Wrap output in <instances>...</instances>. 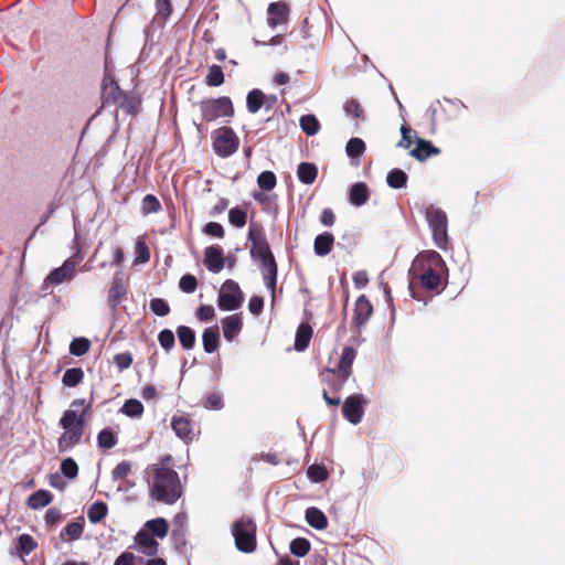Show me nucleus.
Instances as JSON below:
<instances>
[{
	"label": "nucleus",
	"instance_id": "obj_1",
	"mask_svg": "<svg viewBox=\"0 0 565 565\" xmlns=\"http://www.w3.org/2000/svg\"><path fill=\"white\" fill-rule=\"evenodd\" d=\"M145 479L149 497L166 504L175 503L182 495V486L178 472L173 469L171 455H166L159 463L148 465Z\"/></svg>",
	"mask_w": 565,
	"mask_h": 565
},
{
	"label": "nucleus",
	"instance_id": "obj_2",
	"mask_svg": "<svg viewBox=\"0 0 565 565\" xmlns=\"http://www.w3.org/2000/svg\"><path fill=\"white\" fill-rule=\"evenodd\" d=\"M90 412V403H86L85 398H76L71 403V408L63 413L58 423L64 430L57 440V450L60 454L67 451L81 443L85 433L87 416Z\"/></svg>",
	"mask_w": 565,
	"mask_h": 565
},
{
	"label": "nucleus",
	"instance_id": "obj_3",
	"mask_svg": "<svg viewBox=\"0 0 565 565\" xmlns=\"http://www.w3.org/2000/svg\"><path fill=\"white\" fill-rule=\"evenodd\" d=\"M247 237L248 241L252 242L249 250L250 257L252 259L260 263L264 284L274 298L278 275V266L275 256L270 250L267 238L262 230L256 231L255 228L249 227Z\"/></svg>",
	"mask_w": 565,
	"mask_h": 565
},
{
	"label": "nucleus",
	"instance_id": "obj_4",
	"mask_svg": "<svg viewBox=\"0 0 565 565\" xmlns=\"http://www.w3.org/2000/svg\"><path fill=\"white\" fill-rule=\"evenodd\" d=\"M446 269V263L439 253L423 250L414 258L408 274L413 279H418L425 289L433 291L440 286V271Z\"/></svg>",
	"mask_w": 565,
	"mask_h": 565
},
{
	"label": "nucleus",
	"instance_id": "obj_5",
	"mask_svg": "<svg viewBox=\"0 0 565 565\" xmlns=\"http://www.w3.org/2000/svg\"><path fill=\"white\" fill-rule=\"evenodd\" d=\"M73 243L75 244V253L66 258L60 267L53 268L43 280L41 290L44 294H51L50 288L52 286L71 282L75 278L76 267L83 260L84 255L77 242V236H75Z\"/></svg>",
	"mask_w": 565,
	"mask_h": 565
},
{
	"label": "nucleus",
	"instance_id": "obj_6",
	"mask_svg": "<svg viewBox=\"0 0 565 565\" xmlns=\"http://www.w3.org/2000/svg\"><path fill=\"white\" fill-rule=\"evenodd\" d=\"M419 212L424 214L426 222L431 231L434 244L445 250L448 245V217L446 212L436 207L434 204L420 206Z\"/></svg>",
	"mask_w": 565,
	"mask_h": 565
},
{
	"label": "nucleus",
	"instance_id": "obj_7",
	"mask_svg": "<svg viewBox=\"0 0 565 565\" xmlns=\"http://www.w3.org/2000/svg\"><path fill=\"white\" fill-rule=\"evenodd\" d=\"M257 525L252 518L243 515L232 525L235 546L243 553H253L257 547Z\"/></svg>",
	"mask_w": 565,
	"mask_h": 565
},
{
	"label": "nucleus",
	"instance_id": "obj_8",
	"mask_svg": "<svg viewBox=\"0 0 565 565\" xmlns=\"http://www.w3.org/2000/svg\"><path fill=\"white\" fill-rule=\"evenodd\" d=\"M354 355H341L334 366H328L320 373L321 382L334 392H339L351 375Z\"/></svg>",
	"mask_w": 565,
	"mask_h": 565
},
{
	"label": "nucleus",
	"instance_id": "obj_9",
	"mask_svg": "<svg viewBox=\"0 0 565 565\" xmlns=\"http://www.w3.org/2000/svg\"><path fill=\"white\" fill-rule=\"evenodd\" d=\"M200 109L205 121H214L220 117H233L234 106L230 97L206 98L200 102Z\"/></svg>",
	"mask_w": 565,
	"mask_h": 565
},
{
	"label": "nucleus",
	"instance_id": "obj_10",
	"mask_svg": "<svg viewBox=\"0 0 565 565\" xmlns=\"http://www.w3.org/2000/svg\"><path fill=\"white\" fill-rule=\"evenodd\" d=\"M244 302V295L239 285L233 279H226L217 296V307L222 311L238 309Z\"/></svg>",
	"mask_w": 565,
	"mask_h": 565
},
{
	"label": "nucleus",
	"instance_id": "obj_11",
	"mask_svg": "<svg viewBox=\"0 0 565 565\" xmlns=\"http://www.w3.org/2000/svg\"><path fill=\"white\" fill-rule=\"evenodd\" d=\"M218 135L212 142L215 154L220 158H228L234 154L239 147V138L233 128L224 126L218 130Z\"/></svg>",
	"mask_w": 565,
	"mask_h": 565
},
{
	"label": "nucleus",
	"instance_id": "obj_12",
	"mask_svg": "<svg viewBox=\"0 0 565 565\" xmlns=\"http://www.w3.org/2000/svg\"><path fill=\"white\" fill-rule=\"evenodd\" d=\"M194 427L195 422L184 412H178L171 418L172 430L185 444H189L194 439Z\"/></svg>",
	"mask_w": 565,
	"mask_h": 565
},
{
	"label": "nucleus",
	"instance_id": "obj_13",
	"mask_svg": "<svg viewBox=\"0 0 565 565\" xmlns=\"http://www.w3.org/2000/svg\"><path fill=\"white\" fill-rule=\"evenodd\" d=\"M366 404L362 394H352L348 396L342 406L343 417L351 424H359L364 415L363 406Z\"/></svg>",
	"mask_w": 565,
	"mask_h": 565
},
{
	"label": "nucleus",
	"instance_id": "obj_14",
	"mask_svg": "<svg viewBox=\"0 0 565 565\" xmlns=\"http://www.w3.org/2000/svg\"><path fill=\"white\" fill-rule=\"evenodd\" d=\"M127 295V286L124 280L121 271L115 273L111 279V285L108 291V305L113 310H116L122 299Z\"/></svg>",
	"mask_w": 565,
	"mask_h": 565
},
{
	"label": "nucleus",
	"instance_id": "obj_15",
	"mask_svg": "<svg viewBox=\"0 0 565 565\" xmlns=\"http://www.w3.org/2000/svg\"><path fill=\"white\" fill-rule=\"evenodd\" d=\"M204 265L209 271L217 274L225 266L223 248L220 245H211L204 249Z\"/></svg>",
	"mask_w": 565,
	"mask_h": 565
},
{
	"label": "nucleus",
	"instance_id": "obj_16",
	"mask_svg": "<svg viewBox=\"0 0 565 565\" xmlns=\"http://www.w3.org/2000/svg\"><path fill=\"white\" fill-rule=\"evenodd\" d=\"M416 147L409 151V154L419 162H424L433 156H438L441 150L430 140L415 136Z\"/></svg>",
	"mask_w": 565,
	"mask_h": 565
},
{
	"label": "nucleus",
	"instance_id": "obj_17",
	"mask_svg": "<svg viewBox=\"0 0 565 565\" xmlns=\"http://www.w3.org/2000/svg\"><path fill=\"white\" fill-rule=\"evenodd\" d=\"M267 24L275 29L279 23L288 20L289 7L282 1L270 2L267 8Z\"/></svg>",
	"mask_w": 565,
	"mask_h": 565
},
{
	"label": "nucleus",
	"instance_id": "obj_18",
	"mask_svg": "<svg viewBox=\"0 0 565 565\" xmlns=\"http://www.w3.org/2000/svg\"><path fill=\"white\" fill-rule=\"evenodd\" d=\"M373 313V306L366 296L361 295L358 297L354 306L353 321L358 328L365 326L371 315Z\"/></svg>",
	"mask_w": 565,
	"mask_h": 565
},
{
	"label": "nucleus",
	"instance_id": "obj_19",
	"mask_svg": "<svg viewBox=\"0 0 565 565\" xmlns=\"http://www.w3.org/2000/svg\"><path fill=\"white\" fill-rule=\"evenodd\" d=\"M243 320L239 315L234 313L222 320L223 337L226 341L232 342L242 331Z\"/></svg>",
	"mask_w": 565,
	"mask_h": 565
},
{
	"label": "nucleus",
	"instance_id": "obj_20",
	"mask_svg": "<svg viewBox=\"0 0 565 565\" xmlns=\"http://www.w3.org/2000/svg\"><path fill=\"white\" fill-rule=\"evenodd\" d=\"M135 542L147 556H154L158 553L159 544L147 530L138 531L135 535Z\"/></svg>",
	"mask_w": 565,
	"mask_h": 565
},
{
	"label": "nucleus",
	"instance_id": "obj_21",
	"mask_svg": "<svg viewBox=\"0 0 565 565\" xmlns=\"http://www.w3.org/2000/svg\"><path fill=\"white\" fill-rule=\"evenodd\" d=\"M370 199V189L365 182L359 181L349 188V202L353 206H362Z\"/></svg>",
	"mask_w": 565,
	"mask_h": 565
},
{
	"label": "nucleus",
	"instance_id": "obj_22",
	"mask_svg": "<svg viewBox=\"0 0 565 565\" xmlns=\"http://www.w3.org/2000/svg\"><path fill=\"white\" fill-rule=\"evenodd\" d=\"M365 150L366 145L363 139L359 137L350 138L345 145V153L352 166H358L360 163V158L363 156Z\"/></svg>",
	"mask_w": 565,
	"mask_h": 565
},
{
	"label": "nucleus",
	"instance_id": "obj_23",
	"mask_svg": "<svg viewBox=\"0 0 565 565\" xmlns=\"http://www.w3.org/2000/svg\"><path fill=\"white\" fill-rule=\"evenodd\" d=\"M313 330L307 322H301L295 334V344L294 348L296 351L301 352L305 351L312 338Z\"/></svg>",
	"mask_w": 565,
	"mask_h": 565
},
{
	"label": "nucleus",
	"instance_id": "obj_24",
	"mask_svg": "<svg viewBox=\"0 0 565 565\" xmlns=\"http://www.w3.org/2000/svg\"><path fill=\"white\" fill-rule=\"evenodd\" d=\"M334 244V236L330 232L318 234L313 242L315 254L319 257L327 256Z\"/></svg>",
	"mask_w": 565,
	"mask_h": 565
},
{
	"label": "nucleus",
	"instance_id": "obj_25",
	"mask_svg": "<svg viewBox=\"0 0 565 565\" xmlns=\"http://www.w3.org/2000/svg\"><path fill=\"white\" fill-rule=\"evenodd\" d=\"M203 350L205 353H214L220 343V329L217 326H211L204 329L202 334Z\"/></svg>",
	"mask_w": 565,
	"mask_h": 565
},
{
	"label": "nucleus",
	"instance_id": "obj_26",
	"mask_svg": "<svg viewBox=\"0 0 565 565\" xmlns=\"http://www.w3.org/2000/svg\"><path fill=\"white\" fill-rule=\"evenodd\" d=\"M154 9L156 14L152 22L159 23L161 26H164L168 19L173 13L172 0H154Z\"/></svg>",
	"mask_w": 565,
	"mask_h": 565
},
{
	"label": "nucleus",
	"instance_id": "obj_27",
	"mask_svg": "<svg viewBox=\"0 0 565 565\" xmlns=\"http://www.w3.org/2000/svg\"><path fill=\"white\" fill-rule=\"evenodd\" d=\"M297 177L302 184L310 185L318 177V167L312 162H300L297 167Z\"/></svg>",
	"mask_w": 565,
	"mask_h": 565
},
{
	"label": "nucleus",
	"instance_id": "obj_28",
	"mask_svg": "<svg viewBox=\"0 0 565 565\" xmlns=\"http://www.w3.org/2000/svg\"><path fill=\"white\" fill-rule=\"evenodd\" d=\"M305 518L307 523L316 530H324L328 526L326 514L318 508H308Z\"/></svg>",
	"mask_w": 565,
	"mask_h": 565
},
{
	"label": "nucleus",
	"instance_id": "obj_29",
	"mask_svg": "<svg viewBox=\"0 0 565 565\" xmlns=\"http://www.w3.org/2000/svg\"><path fill=\"white\" fill-rule=\"evenodd\" d=\"M408 181L407 173L399 169V168H393L387 172L386 175V183L391 189L394 190H401L406 188Z\"/></svg>",
	"mask_w": 565,
	"mask_h": 565
},
{
	"label": "nucleus",
	"instance_id": "obj_30",
	"mask_svg": "<svg viewBox=\"0 0 565 565\" xmlns=\"http://www.w3.org/2000/svg\"><path fill=\"white\" fill-rule=\"evenodd\" d=\"M52 493L47 490L41 489L35 491L28 498L26 504L29 508L38 510L49 505L52 502Z\"/></svg>",
	"mask_w": 565,
	"mask_h": 565
},
{
	"label": "nucleus",
	"instance_id": "obj_31",
	"mask_svg": "<svg viewBox=\"0 0 565 565\" xmlns=\"http://www.w3.org/2000/svg\"><path fill=\"white\" fill-rule=\"evenodd\" d=\"M265 104V94L259 88H253L246 95V108L248 113L256 114Z\"/></svg>",
	"mask_w": 565,
	"mask_h": 565
},
{
	"label": "nucleus",
	"instance_id": "obj_32",
	"mask_svg": "<svg viewBox=\"0 0 565 565\" xmlns=\"http://www.w3.org/2000/svg\"><path fill=\"white\" fill-rule=\"evenodd\" d=\"M145 527L150 534L159 539L166 537L169 532V523L163 518L147 521Z\"/></svg>",
	"mask_w": 565,
	"mask_h": 565
},
{
	"label": "nucleus",
	"instance_id": "obj_33",
	"mask_svg": "<svg viewBox=\"0 0 565 565\" xmlns=\"http://www.w3.org/2000/svg\"><path fill=\"white\" fill-rule=\"evenodd\" d=\"M177 335L181 347L184 350L189 351L194 348L196 337L195 331L192 328L188 326H179L177 328Z\"/></svg>",
	"mask_w": 565,
	"mask_h": 565
},
{
	"label": "nucleus",
	"instance_id": "obj_34",
	"mask_svg": "<svg viewBox=\"0 0 565 565\" xmlns=\"http://www.w3.org/2000/svg\"><path fill=\"white\" fill-rule=\"evenodd\" d=\"M299 126L307 136H316L320 130V122L313 114L302 115L299 119Z\"/></svg>",
	"mask_w": 565,
	"mask_h": 565
},
{
	"label": "nucleus",
	"instance_id": "obj_35",
	"mask_svg": "<svg viewBox=\"0 0 565 565\" xmlns=\"http://www.w3.org/2000/svg\"><path fill=\"white\" fill-rule=\"evenodd\" d=\"M124 93L117 82L111 81L109 86L103 85V100L106 105L118 104Z\"/></svg>",
	"mask_w": 565,
	"mask_h": 565
},
{
	"label": "nucleus",
	"instance_id": "obj_36",
	"mask_svg": "<svg viewBox=\"0 0 565 565\" xmlns=\"http://www.w3.org/2000/svg\"><path fill=\"white\" fill-rule=\"evenodd\" d=\"M107 513V504L103 501H96L89 507L87 518L90 523L96 524L102 522L106 518Z\"/></svg>",
	"mask_w": 565,
	"mask_h": 565
},
{
	"label": "nucleus",
	"instance_id": "obj_37",
	"mask_svg": "<svg viewBox=\"0 0 565 565\" xmlns=\"http://www.w3.org/2000/svg\"><path fill=\"white\" fill-rule=\"evenodd\" d=\"M228 222L236 228H242L247 222V212L242 206H234L228 211Z\"/></svg>",
	"mask_w": 565,
	"mask_h": 565
},
{
	"label": "nucleus",
	"instance_id": "obj_38",
	"mask_svg": "<svg viewBox=\"0 0 565 565\" xmlns=\"http://www.w3.org/2000/svg\"><path fill=\"white\" fill-rule=\"evenodd\" d=\"M84 379V372L81 367L67 369L62 377V383L67 387L77 386Z\"/></svg>",
	"mask_w": 565,
	"mask_h": 565
},
{
	"label": "nucleus",
	"instance_id": "obj_39",
	"mask_svg": "<svg viewBox=\"0 0 565 565\" xmlns=\"http://www.w3.org/2000/svg\"><path fill=\"white\" fill-rule=\"evenodd\" d=\"M118 439L111 428H104L97 435V444L102 449H110L116 446Z\"/></svg>",
	"mask_w": 565,
	"mask_h": 565
},
{
	"label": "nucleus",
	"instance_id": "obj_40",
	"mask_svg": "<svg viewBox=\"0 0 565 565\" xmlns=\"http://www.w3.org/2000/svg\"><path fill=\"white\" fill-rule=\"evenodd\" d=\"M205 83L210 87H218L224 83V73L220 65L213 64L209 67Z\"/></svg>",
	"mask_w": 565,
	"mask_h": 565
},
{
	"label": "nucleus",
	"instance_id": "obj_41",
	"mask_svg": "<svg viewBox=\"0 0 565 565\" xmlns=\"http://www.w3.org/2000/svg\"><path fill=\"white\" fill-rule=\"evenodd\" d=\"M257 184L263 191H271L277 184L276 174L269 170L260 172L257 177Z\"/></svg>",
	"mask_w": 565,
	"mask_h": 565
},
{
	"label": "nucleus",
	"instance_id": "obj_42",
	"mask_svg": "<svg viewBox=\"0 0 565 565\" xmlns=\"http://www.w3.org/2000/svg\"><path fill=\"white\" fill-rule=\"evenodd\" d=\"M139 104L140 100L136 96L126 92L122 94L120 100L118 102L119 107L129 115L137 113Z\"/></svg>",
	"mask_w": 565,
	"mask_h": 565
},
{
	"label": "nucleus",
	"instance_id": "obj_43",
	"mask_svg": "<svg viewBox=\"0 0 565 565\" xmlns=\"http://www.w3.org/2000/svg\"><path fill=\"white\" fill-rule=\"evenodd\" d=\"M310 547H311L310 542L305 537L294 539L290 542V546H289L291 554H294L295 556H298V557L306 556L309 553Z\"/></svg>",
	"mask_w": 565,
	"mask_h": 565
},
{
	"label": "nucleus",
	"instance_id": "obj_44",
	"mask_svg": "<svg viewBox=\"0 0 565 565\" xmlns=\"http://www.w3.org/2000/svg\"><path fill=\"white\" fill-rule=\"evenodd\" d=\"M84 524L85 522L83 518H79L77 521L70 522L62 531L61 536L65 533L68 535L70 540H78L84 532Z\"/></svg>",
	"mask_w": 565,
	"mask_h": 565
},
{
	"label": "nucleus",
	"instance_id": "obj_45",
	"mask_svg": "<svg viewBox=\"0 0 565 565\" xmlns=\"http://www.w3.org/2000/svg\"><path fill=\"white\" fill-rule=\"evenodd\" d=\"M38 546V543L30 534H21L18 537V551L21 555H29Z\"/></svg>",
	"mask_w": 565,
	"mask_h": 565
},
{
	"label": "nucleus",
	"instance_id": "obj_46",
	"mask_svg": "<svg viewBox=\"0 0 565 565\" xmlns=\"http://www.w3.org/2000/svg\"><path fill=\"white\" fill-rule=\"evenodd\" d=\"M161 210V203L159 199L153 194H147L142 199L141 212L145 215L150 213H157Z\"/></svg>",
	"mask_w": 565,
	"mask_h": 565
},
{
	"label": "nucleus",
	"instance_id": "obj_47",
	"mask_svg": "<svg viewBox=\"0 0 565 565\" xmlns=\"http://www.w3.org/2000/svg\"><path fill=\"white\" fill-rule=\"evenodd\" d=\"M149 308L158 317H166L170 313V306L163 298H152L149 302Z\"/></svg>",
	"mask_w": 565,
	"mask_h": 565
},
{
	"label": "nucleus",
	"instance_id": "obj_48",
	"mask_svg": "<svg viewBox=\"0 0 565 565\" xmlns=\"http://www.w3.org/2000/svg\"><path fill=\"white\" fill-rule=\"evenodd\" d=\"M122 413L130 417H138L143 413V405L138 399H128L125 402Z\"/></svg>",
	"mask_w": 565,
	"mask_h": 565
},
{
	"label": "nucleus",
	"instance_id": "obj_49",
	"mask_svg": "<svg viewBox=\"0 0 565 565\" xmlns=\"http://www.w3.org/2000/svg\"><path fill=\"white\" fill-rule=\"evenodd\" d=\"M89 349L90 341L85 337H78L70 343L68 353H87Z\"/></svg>",
	"mask_w": 565,
	"mask_h": 565
},
{
	"label": "nucleus",
	"instance_id": "obj_50",
	"mask_svg": "<svg viewBox=\"0 0 565 565\" xmlns=\"http://www.w3.org/2000/svg\"><path fill=\"white\" fill-rule=\"evenodd\" d=\"M307 476L313 482H321L328 478V471L323 466L315 463L307 469Z\"/></svg>",
	"mask_w": 565,
	"mask_h": 565
},
{
	"label": "nucleus",
	"instance_id": "obj_51",
	"mask_svg": "<svg viewBox=\"0 0 565 565\" xmlns=\"http://www.w3.org/2000/svg\"><path fill=\"white\" fill-rule=\"evenodd\" d=\"M179 288L185 294H192L198 288V279L192 274L183 275L179 280Z\"/></svg>",
	"mask_w": 565,
	"mask_h": 565
},
{
	"label": "nucleus",
	"instance_id": "obj_52",
	"mask_svg": "<svg viewBox=\"0 0 565 565\" xmlns=\"http://www.w3.org/2000/svg\"><path fill=\"white\" fill-rule=\"evenodd\" d=\"M158 341L163 350L169 351L175 344V335L172 330L163 329L158 334Z\"/></svg>",
	"mask_w": 565,
	"mask_h": 565
},
{
	"label": "nucleus",
	"instance_id": "obj_53",
	"mask_svg": "<svg viewBox=\"0 0 565 565\" xmlns=\"http://www.w3.org/2000/svg\"><path fill=\"white\" fill-rule=\"evenodd\" d=\"M61 471L66 478L74 479L78 475V466L73 458H65L61 462Z\"/></svg>",
	"mask_w": 565,
	"mask_h": 565
},
{
	"label": "nucleus",
	"instance_id": "obj_54",
	"mask_svg": "<svg viewBox=\"0 0 565 565\" xmlns=\"http://www.w3.org/2000/svg\"><path fill=\"white\" fill-rule=\"evenodd\" d=\"M203 406L207 409L220 411L224 407V401L220 393L212 392L210 393L205 401L203 402Z\"/></svg>",
	"mask_w": 565,
	"mask_h": 565
},
{
	"label": "nucleus",
	"instance_id": "obj_55",
	"mask_svg": "<svg viewBox=\"0 0 565 565\" xmlns=\"http://www.w3.org/2000/svg\"><path fill=\"white\" fill-rule=\"evenodd\" d=\"M343 109L348 116L363 118V109L355 98L348 99L343 105Z\"/></svg>",
	"mask_w": 565,
	"mask_h": 565
},
{
	"label": "nucleus",
	"instance_id": "obj_56",
	"mask_svg": "<svg viewBox=\"0 0 565 565\" xmlns=\"http://www.w3.org/2000/svg\"><path fill=\"white\" fill-rule=\"evenodd\" d=\"M132 465L130 461H121L111 470L113 480H124L131 471Z\"/></svg>",
	"mask_w": 565,
	"mask_h": 565
},
{
	"label": "nucleus",
	"instance_id": "obj_57",
	"mask_svg": "<svg viewBox=\"0 0 565 565\" xmlns=\"http://www.w3.org/2000/svg\"><path fill=\"white\" fill-rule=\"evenodd\" d=\"M203 233L211 237L223 238L224 237V227L221 223L217 222H209L203 226Z\"/></svg>",
	"mask_w": 565,
	"mask_h": 565
},
{
	"label": "nucleus",
	"instance_id": "obj_58",
	"mask_svg": "<svg viewBox=\"0 0 565 565\" xmlns=\"http://www.w3.org/2000/svg\"><path fill=\"white\" fill-rule=\"evenodd\" d=\"M150 259V250L149 247L141 241H137L136 243V258L135 263L145 264Z\"/></svg>",
	"mask_w": 565,
	"mask_h": 565
},
{
	"label": "nucleus",
	"instance_id": "obj_59",
	"mask_svg": "<svg viewBox=\"0 0 565 565\" xmlns=\"http://www.w3.org/2000/svg\"><path fill=\"white\" fill-rule=\"evenodd\" d=\"M412 132H413V129L411 128V126L407 125L406 122H404L401 126L402 138L398 141L397 147H401V148H404V149H408L412 146V143H413Z\"/></svg>",
	"mask_w": 565,
	"mask_h": 565
},
{
	"label": "nucleus",
	"instance_id": "obj_60",
	"mask_svg": "<svg viewBox=\"0 0 565 565\" xmlns=\"http://www.w3.org/2000/svg\"><path fill=\"white\" fill-rule=\"evenodd\" d=\"M215 317V310L210 305H201L196 310V318L202 322H209Z\"/></svg>",
	"mask_w": 565,
	"mask_h": 565
},
{
	"label": "nucleus",
	"instance_id": "obj_61",
	"mask_svg": "<svg viewBox=\"0 0 565 565\" xmlns=\"http://www.w3.org/2000/svg\"><path fill=\"white\" fill-rule=\"evenodd\" d=\"M248 310L253 316H259L264 310V298L260 296H253L248 301Z\"/></svg>",
	"mask_w": 565,
	"mask_h": 565
},
{
	"label": "nucleus",
	"instance_id": "obj_62",
	"mask_svg": "<svg viewBox=\"0 0 565 565\" xmlns=\"http://www.w3.org/2000/svg\"><path fill=\"white\" fill-rule=\"evenodd\" d=\"M114 363L116 364L118 372H122L131 365L132 359L131 355H114Z\"/></svg>",
	"mask_w": 565,
	"mask_h": 565
},
{
	"label": "nucleus",
	"instance_id": "obj_63",
	"mask_svg": "<svg viewBox=\"0 0 565 565\" xmlns=\"http://www.w3.org/2000/svg\"><path fill=\"white\" fill-rule=\"evenodd\" d=\"M353 282L355 288L362 289L369 282V277L365 270H359L353 274Z\"/></svg>",
	"mask_w": 565,
	"mask_h": 565
},
{
	"label": "nucleus",
	"instance_id": "obj_64",
	"mask_svg": "<svg viewBox=\"0 0 565 565\" xmlns=\"http://www.w3.org/2000/svg\"><path fill=\"white\" fill-rule=\"evenodd\" d=\"M114 565H135V555L130 552H122Z\"/></svg>",
	"mask_w": 565,
	"mask_h": 565
}]
</instances>
